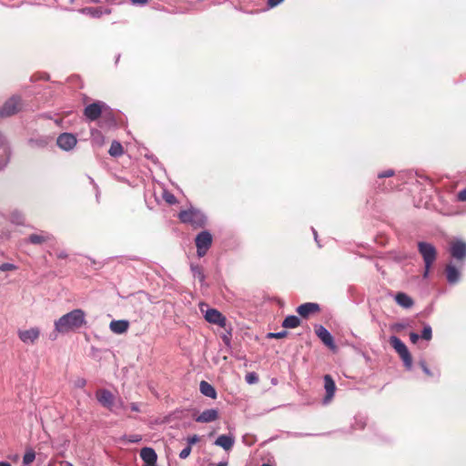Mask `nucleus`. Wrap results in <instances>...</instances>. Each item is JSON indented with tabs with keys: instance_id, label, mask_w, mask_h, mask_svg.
<instances>
[{
	"instance_id": "1",
	"label": "nucleus",
	"mask_w": 466,
	"mask_h": 466,
	"mask_svg": "<svg viewBox=\"0 0 466 466\" xmlns=\"http://www.w3.org/2000/svg\"><path fill=\"white\" fill-rule=\"evenodd\" d=\"M86 324V313L80 309H73L55 321V330L60 334L75 331Z\"/></svg>"
},
{
	"instance_id": "2",
	"label": "nucleus",
	"mask_w": 466,
	"mask_h": 466,
	"mask_svg": "<svg viewBox=\"0 0 466 466\" xmlns=\"http://www.w3.org/2000/svg\"><path fill=\"white\" fill-rule=\"evenodd\" d=\"M418 249L425 264L423 277L427 278L429 276L430 268L436 259L437 251L433 245L428 242H419Z\"/></svg>"
},
{
	"instance_id": "3",
	"label": "nucleus",
	"mask_w": 466,
	"mask_h": 466,
	"mask_svg": "<svg viewBox=\"0 0 466 466\" xmlns=\"http://www.w3.org/2000/svg\"><path fill=\"white\" fill-rule=\"evenodd\" d=\"M178 218L183 223H188L195 228L203 227L207 220L206 216L201 211L195 208L181 211Z\"/></svg>"
},
{
	"instance_id": "4",
	"label": "nucleus",
	"mask_w": 466,
	"mask_h": 466,
	"mask_svg": "<svg viewBox=\"0 0 466 466\" xmlns=\"http://www.w3.org/2000/svg\"><path fill=\"white\" fill-rule=\"evenodd\" d=\"M390 343L395 351L400 355L405 367L408 370H410L412 366V358L407 346L396 336H391L390 338Z\"/></svg>"
},
{
	"instance_id": "5",
	"label": "nucleus",
	"mask_w": 466,
	"mask_h": 466,
	"mask_svg": "<svg viewBox=\"0 0 466 466\" xmlns=\"http://www.w3.org/2000/svg\"><path fill=\"white\" fill-rule=\"evenodd\" d=\"M197 253L199 258L205 256L212 244V236L208 231H202L197 235L196 239Z\"/></svg>"
},
{
	"instance_id": "6",
	"label": "nucleus",
	"mask_w": 466,
	"mask_h": 466,
	"mask_svg": "<svg viewBox=\"0 0 466 466\" xmlns=\"http://www.w3.org/2000/svg\"><path fill=\"white\" fill-rule=\"evenodd\" d=\"M102 114L110 115L112 112L109 106L101 101L90 104L85 108V116H100Z\"/></svg>"
},
{
	"instance_id": "7",
	"label": "nucleus",
	"mask_w": 466,
	"mask_h": 466,
	"mask_svg": "<svg viewBox=\"0 0 466 466\" xmlns=\"http://www.w3.org/2000/svg\"><path fill=\"white\" fill-rule=\"evenodd\" d=\"M96 397L102 406L107 408L111 411L115 410V407H116L114 402L115 397L108 390L102 389L97 390Z\"/></svg>"
},
{
	"instance_id": "8",
	"label": "nucleus",
	"mask_w": 466,
	"mask_h": 466,
	"mask_svg": "<svg viewBox=\"0 0 466 466\" xmlns=\"http://www.w3.org/2000/svg\"><path fill=\"white\" fill-rule=\"evenodd\" d=\"M21 101L18 97H11L3 106L0 115L1 116H8L17 114L21 109Z\"/></svg>"
},
{
	"instance_id": "9",
	"label": "nucleus",
	"mask_w": 466,
	"mask_h": 466,
	"mask_svg": "<svg viewBox=\"0 0 466 466\" xmlns=\"http://www.w3.org/2000/svg\"><path fill=\"white\" fill-rule=\"evenodd\" d=\"M17 335L20 340L25 344H34L39 339L40 329L36 327L28 329H20Z\"/></svg>"
},
{
	"instance_id": "10",
	"label": "nucleus",
	"mask_w": 466,
	"mask_h": 466,
	"mask_svg": "<svg viewBox=\"0 0 466 466\" xmlns=\"http://www.w3.org/2000/svg\"><path fill=\"white\" fill-rule=\"evenodd\" d=\"M76 142L77 140L76 137L71 133H63L56 139L57 146L65 151L73 149L76 147Z\"/></svg>"
},
{
	"instance_id": "11",
	"label": "nucleus",
	"mask_w": 466,
	"mask_h": 466,
	"mask_svg": "<svg viewBox=\"0 0 466 466\" xmlns=\"http://www.w3.org/2000/svg\"><path fill=\"white\" fill-rule=\"evenodd\" d=\"M205 319L212 324H217L221 328L226 327V318L216 309H208L205 312Z\"/></svg>"
},
{
	"instance_id": "12",
	"label": "nucleus",
	"mask_w": 466,
	"mask_h": 466,
	"mask_svg": "<svg viewBox=\"0 0 466 466\" xmlns=\"http://www.w3.org/2000/svg\"><path fill=\"white\" fill-rule=\"evenodd\" d=\"M450 252L452 258L461 260L466 258V242L456 239L451 243Z\"/></svg>"
},
{
	"instance_id": "13",
	"label": "nucleus",
	"mask_w": 466,
	"mask_h": 466,
	"mask_svg": "<svg viewBox=\"0 0 466 466\" xmlns=\"http://www.w3.org/2000/svg\"><path fill=\"white\" fill-rule=\"evenodd\" d=\"M214 444L228 451L235 444V436L231 433L219 435Z\"/></svg>"
},
{
	"instance_id": "14",
	"label": "nucleus",
	"mask_w": 466,
	"mask_h": 466,
	"mask_svg": "<svg viewBox=\"0 0 466 466\" xmlns=\"http://www.w3.org/2000/svg\"><path fill=\"white\" fill-rule=\"evenodd\" d=\"M10 148L5 138L0 133V169L3 168L9 161Z\"/></svg>"
},
{
	"instance_id": "15",
	"label": "nucleus",
	"mask_w": 466,
	"mask_h": 466,
	"mask_svg": "<svg viewBox=\"0 0 466 466\" xmlns=\"http://www.w3.org/2000/svg\"><path fill=\"white\" fill-rule=\"evenodd\" d=\"M324 388L326 390V396L323 400V402L325 404H328L334 397L336 390L335 381L333 380L330 375L324 376Z\"/></svg>"
},
{
	"instance_id": "16",
	"label": "nucleus",
	"mask_w": 466,
	"mask_h": 466,
	"mask_svg": "<svg viewBox=\"0 0 466 466\" xmlns=\"http://www.w3.org/2000/svg\"><path fill=\"white\" fill-rule=\"evenodd\" d=\"M218 418V410L217 409H208L203 410L195 420L201 423H208L215 421Z\"/></svg>"
},
{
	"instance_id": "17",
	"label": "nucleus",
	"mask_w": 466,
	"mask_h": 466,
	"mask_svg": "<svg viewBox=\"0 0 466 466\" xmlns=\"http://www.w3.org/2000/svg\"><path fill=\"white\" fill-rule=\"evenodd\" d=\"M319 310V306L317 303L307 302L298 307L297 312L302 318H308L310 314L316 313Z\"/></svg>"
},
{
	"instance_id": "18",
	"label": "nucleus",
	"mask_w": 466,
	"mask_h": 466,
	"mask_svg": "<svg viewBox=\"0 0 466 466\" xmlns=\"http://www.w3.org/2000/svg\"><path fill=\"white\" fill-rule=\"evenodd\" d=\"M316 334L326 346L329 347L330 349L335 348L331 334L323 326H319L316 329Z\"/></svg>"
},
{
	"instance_id": "19",
	"label": "nucleus",
	"mask_w": 466,
	"mask_h": 466,
	"mask_svg": "<svg viewBox=\"0 0 466 466\" xmlns=\"http://www.w3.org/2000/svg\"><path fill=\"white\" fill-rule=\"evenodd\" d=\"M129 327V322L127 320H112L109 324V328L112 332L116 334H123L125 333Z\"/></svg>"
},
{
	"instance_id": "20",
	"label": "nucleus",
	"mask_w": 466,
	"mask_h": 466,
	"mask_svg": "<svg viewBox=\"0 0 466 466\" xmlns=\"http://www.w3.org/2000/svg\"><path fill=\"white\" fill-rule=\"evenodd\" d=\"M446 277L450 284H455L460 280L461 272L454 265L450 263L446 266Z\"/></svg>"
},
{
	"instance_id": "21",
	"label": "nucleus",
	"mask_w": 466,
	"mask_h": 466,
	"mask_svg": "<svg viewBox=\"0 0 466 466\" xmlns=\"http://www.w3.org/2000/svg\"><path fill=\"white\" fill-rule=\"evenodd\" d=\"M395 301L398 305L404 309H410L413 306V299L403 292H399L395 296Z\"/></svg>"
},
{
	"instance_id": "22",
	"label": "nucleus",
	"mask_w": 466,
	"mask_h": 466,
	"mask_svg": "<svg viewBox=\"0 0 466 466\" xmlns=\"http://www.w3.org/2000/svg\"><path fill=\"white\" fill-rule=\"evenodd\" d=\"M140 457L145 461V463H156L157 462V453L152 448H143L140 451Z\"/></svg>"
},
{
	"instance_id": "23",
	"label": "nucleus",
	"mask_w": 466,
	"mask_h": 466,
	"mask_svg": "<svg viewBox=\"0 0 466 466\" xmlns=\"http://www.w3.org/2000/svg\"><path fill=\"white\" fill-rule=\"evenodd\" d=\"M199 390H200V392L207 397H209L211 399H216V397H217V392H216L215 388L207 381L203 380L200 382Z\"/></svg>"
},
{
	"instance_id": "24",
	"label": "nucleus",
	"mask_w": 466,
	"mask_h": 466,
	"mask_svg": "<svg viewBox=\"0 0 466 466\" xmlns=\"http://www.w3.org/2000/svg\"><path fill=\"white\" fill-rule=\"evenodd\" d=\"M51 235L47 232H41L39 234H32L29 236V241L32 244H42L51 239Z\"/></svg>"
},
{
	"instance_id": "25",
	"label": "nucleus",
	"mask_w": 466,
	"mask_h": 466,
	"mask_svg": "<svg viewBox=\"0 0 466 466\" xmlns=\"http://www.w3.org/2000/svg\"><path fill=\"white\" fill-rule=\"evenodd\" d=\"M108 154L113 157H118L124 154V148L118 141H113L111 143Z\"/></svg>"
},
{
	"instance_id": "26",
	"label": "nucleus",
	"mask_w": 466,
	"mask_h": 466,
	"mask_svg": "<svg viewBox=\"0 0 466 466\" xmlns=\"http://www.w3.org/2000/svg\"><path fill=\"white\" fill-rule=\"evenodd\" d=\"M300 324V319L294 315L288 316L282 323V326L286 329H294L299 327Z\"/></svg>"
},
{
	"instance_id": "27",
	"label": "nucleus",
	"mask_w": 466,
	"mask_h": 466,
	"mask_svg": "<svg viewBox=\"0 0 466 466\" xmlns=\"http://www.w3.org/2000/svg\"><path fill=\"white\" fill-rule=\"evenodd\" d=\"M48 137H40L37 138L29 139V145L31 147H45L48 144Z\"/></svg>"
},
{
	"instance_id": "28",
	"label": "nucleus",
	"mask_w": 466,
	"mask_h": 466,
	"mask_svg": "<svg viewBox=\"0 0 466 466\" xmlns=\"http://www.w3.org/2000/svg\"><path fill=\"white\" fill-rule=\"evenodd\" d=\"M191 270L195 279H198L199 282L203 283L205 280V274L202 268L198 266H191Z\"/></svg>"
},
{
	"instance_id": "29",
	"label": "nucleus",
	"mask_w": 466,
	"mask_h": 466,
	"mask_svg": "<svg viewBox=\"0 0 466 466\" xmlns=\"http://www.w3.org/2000/svg\"><path fill=\"white\" fill-rule=\"evenodd\" d=\"M35 459V453L33 450H28L24 455L23 462L25 465L32 463Z\"/></svg>"
},
{
	"instance_id": "30",
	"label": "nucleus",
	"mask_w": 466,
	"mask_h": 466,
	"mask_svg": "<svg viewBox=\"0 0 466 466\" xmlns=\"http://www.w3.org/2000/svg\"><path fill=\"white\" fill-rule=\"evenodd\" d=\"M11 221L17 225L22 224L24 221V216L21 212L15 210L11 214Z\"/></svg>"
},
{
	"instance_id": "31",
	"label": "nucleus",
	"mask_w": 466,
	"mask_h": 466,
	"mask_svg": "<svg viewBox=\"0 0 466 466\" xmlns=\"http://www.w3.org/2000/svg\"><path fill=\"white\" fill-rule=\"evenodd\" d=\"M432 337V330L431 327L430 325H425L422 332H421V338L425 340H431Z\"/></svg>"
},
{
	"instance_id": "32",
	"label": "nucleus",
	"mask_w": 466,
	"mask_h": 466,
	"mask_svg": "<svg viewBox=\"0 0 466 466\" xmlns=\"http://www.w3.org/2000/svg\"><path fill=\"white\" fill-rule=\"evenodd\" d=\"M245 380H246L247 383L254 384L258 381V377L255 372H249L246 375Z\"/></svg>"
},
{
	"instance_id": "33",
	"label": "nucleus",
	"mask_w": 466,
	"mask_h": 466,
	"mask_svg": "<svg viewBox=\"0 0 466 466\" xmlns=\"http://www.w3.org/2000/svg\"><path fill=\"white\" fill-rule=\"evenodd\" d=\"M163 198L167 202L168 204H175L177 199L176 197L171 194L170 192L164 191L163 193Z\"/></svg>"
},
{
	"instance_id": "34",
	"label": "nucleus",
	"mask_w": 466,
	"mask_h": 466,
	"mask_svg": "<svg viewBox=\"0 0 466 466\" xmlns=\"http://www.w3.org/2000/svg\"><path fill=\"white\" fill-rule=\"evenodd\" d=\"M17 267L12 263H3L0 265V271H11L15 270Z\"/></svg>"
},
{
	"instance_id": "35",
	"label": "nucleus",
	"mask_w": 466,
	"mask_h": 466,
	"mask_svg": "<svg viewBox=\"0 0 466 466\" xmlns=\"http://www.w3.org/2000/svg\"><path fill=\"white\" fill-rule=\"evenodd\" d=\"M190 452H191V447L187 446L180 451V453H179L180 459H187L189 456Z\"/></svg>"
},
{
	"instance_id": "36",
	"label": "nucleus",
	"mask_w": 466,
	"mask_h": 466,
	"mask_svg": "<svg viewBox=\"0 0 466 466\" xmlns=\"http://www.w3.org/2000/svg\"><path fill=\"white\" fill-rule=\"evenodd\" d=\"M268 338L282 339L287 336V331H279L276 333H268Z\"/></svg>"
},
{
	"instance_id": "37",
	"label": "nucleus",
	"mask_w": 466,
	"mask_h": 466,
	"mask_svg": "<svg viewBox=\"0 0 466 466\" xmlns=\"http://www.w3.org/2000/svg\"><path fill=\"white\" fill-rule=\"evenodd\" d=\"M457 199L461 202H465L466 201V187L461 191L458 192L457 194Z\"/></svg>"
},
{
	"instance_id": "38",
	"label": "nucleus",
	"mask_w": 466,
	"mask_h": 466,
	"mask_svg": "<svg viewBox=\"0 0 466 466\" xmlns=\"http://www.w3.org/2000/svg\"><path fill=\"white\" fill-rule=\"evenodd\" d=\"M199 441V437L198 435H192L187 438V446H192L193 444L197 443Z\"/></svg>"
},
{
	"instance_id": "39",
	"label": "nucleus",
	"mask_w": 466,
	"mask_h": 466,
	"mask_svg": "<svg viewBox=\"0 0 466 466\" xmlns=\"http://www.w3.org/2000/svg\"><path fill=\"white\" fill-rule=\"evenodd\" d=\"M86 384V380L83 378H78L76 381H75V386L77 387V388H84Z\"/></svg>"
},
{
	"instance_id": "40",
	"label": "nucleus",
	"mask_w": 466,
	"mask_h": 466,
	"mask_svg": "<svg viewBox=\"0 0 466 466\" xmlns=\"http://www.w3.org/2000/svg\"><path fill=\"white\" fill-rule=\"evenodd\" d=\"M394 175V171L392 169H388L382 173H380L379 174V177L380 178H382V177H391Z\"/></svg>"
},
{
	"instance_id": "41",
	"label": "nucleus",
	"mask_w": 466,
	"mask_h": 466,
	"mask_svg": "<svg viewBox=\"0 0 466 466\" xmlns=\"http://www.w3.org/2000/svg\"><path fill=\"white\" fill-rule=\"evenodd\" d=\"M410 341L415 344L419 340L420 336L415 332H411L410 334Z\"/></svg>"
},
{
	"instance_id": "42",
	"label": "nucleus",
	"mask_w": 466,
	"mask_h": 466,
	"mask_svg": "<svg viewBox=\"0 0 466 466\" xmlns=\"http://www.w3.org/2000/svg\"><path fill=\"white\" fill-rule=\"evenodd\" d=\"M420 366L422 368V370L425 372V374L431 376V370L428 369L427 365L424 363V362H421L420 363Z\"/></svg>"
},
{
	"instance_id": "43",
	"label": "nucleus",
	"mask_w": 466,
	"mask_h": 466,
	"mask_svg": "<svg viewBox=\"0 0 466 466\" xmlns=\"http://www.w3.org/2000/svg\"><path fill=\"white\" fill-rule=\"evenodd\" d=\"M141 440L140 436L138 435H132L128 438V441L130 442H138Z\"/></svg>"
},
{
	"instance_id": "44",
	"label": "nucleus",
	"mask_w": 466,
	"mask_h": 466,
	"mask_svg": "<svg viewBox=\"0 0 466 466\" xmlns=\"http://www.w3.org/2000/svg\"><path fill=\"white\" fill-rule=\"evenodd\" d=\"M283 0H268V5H270L271 7L273 6H276L278 5L279 4H280Z\"/></svg>"
},
{
	"instance_id": "45",
	"label": "nucleus",
	"mask_w": 466,
	"mask_h": 466,
	"mask_svg": "<svg viewBox=\"0 0 466 466\" xmlns=\"http://www.w3.org/2000/svg\"><path fill=\"white\" fill-rule=\"evenodd\" d=\"M134 5H146L148 0H130Z\"/></svg>"
},
{
	"instance_id": "46",
	"label": "nucleus",
	"mask_w": 466,
	"mask_h": 466,
	"mask_svg": "<svg viewBox=\"0 0 466 466\" xmlns=\"http://www.w3.org/2000/svg\"><path fill=\"white\" fill-rule=\"evenodd\" d=\"M131 410L133 411H138L139 410L138 406L136 403H132L131 404Z\"/></svg>"
},
{
	"instance_id": "47",
	"label": "nucleus",
	"mask_w": 466,
	"mask_h": 466,
	"mask_svg": "<svg viewBox=\"0 0 466 466\" xmlns=\"http://www.w3.org/2000/svg\"><path fill=\"white\" fill-rule=\"evenodd\" d=\"M66 257V254L65 252H61L58 254V258H65Z\"/></svg>"
},
{
	"instance_id": "48",
	"label": "nucleus",
	"mask_w": 466,
	"mask_h": 466,
	"mask_svg": "<svg viewBox=\"0 0 466 466\" xmlns=\"http://www.w3.org/2000/svg\"><path fill=\"white\" fill-rule=\"evenodd\" d=\"M0 466H11L9 462L0 461Z\"/></svg>"
},
{
	"instance_id": "49",
	"label": "nucleus",
	"mask_w": 466,
	"mask_h": 466,
	"mask_svg": "<svg viewBox=\"0 0 466 466\" xmlns=\"http://www.w3.org/2000/svg\"><path fill=\"white\" fill-rule=\"evenodd\" d=\"M217 466H228V462L227 461H221Z\"/></svg>"
},
{
	"instance_id": "50",
	"label": "nucleus",
	"mask_w": 466,
	"mask_h": 466,
	"mask_svg": "<svg viewBox=\"0 0 466 466\" xmlns=\"http://www.w3.org/2000/svg\"><path fill=\"white\" fill-rule=\"evenodd\" d=\"M223 339H224V341H225L227 344H228V343H229V339H228L227 336H224V337H223Z\"/></svg>"
},
{
	"instance_id": "51",
	"label": "nucleus",
	"mask_w": 466,
	"mask_h": 466,
	"mask_svg": "<svg viewBox=\"0 0 466 466\" xmlns=\"http://www.w3.org/2000/svg\"><path fill=\"white\" fill-rule=\"evenodd\" d=\"M144 466H156V463H146Z\"/></svg>"
},
{
	"instance_id": "52",
	"label": "nucleus",
	"mask_w": 466,
	"mask_h": 466,
	"mask_svg": "<svg viewBox=\"0 0 466 466\" xmlns=\"http://www.w3.org/2000/svg\"><path fill=\"white\" fill-rule=\"evenodd\" d=\"M313 234H314V237H315V240H316V241H318V240H317V232H316V230H315V229H313Z\"/></svg>"
},
{
	"instance_id": "53",
	"label": "nucleus",
	"mask_w": 466,
	"mask_h": 466,
	"mask_svg": "<svg viewBox=\"0 0 466 466\" xmlns=\"http://www.w3.org/2000/svg\"><path fill=\"white\" fill-rule=\"evenodd\" d=\"M119 407L120 408H123L124 407V403L122 401H119Z\"/></svg>"
},
{
	"instance_id": "54",
	"label": "nucleus",
	"mask_w": 466,
	"mask_h": 466,
	"mask_svg": "<svg viewBox=\"0 0 466 466\" xmlns=\"http://www.w3.org/2000/svg\"><path fill=\"white\" fill-rule=\"evenodd\" d=\"M262 466H271V465L268 463H263Z\"/></svg>"
}]
</instances>
